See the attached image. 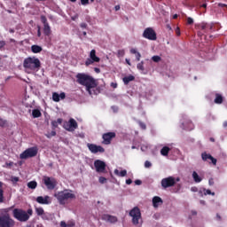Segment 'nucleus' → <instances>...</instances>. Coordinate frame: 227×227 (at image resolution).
Returning <instances> with one entry per match:
<instances>
[{
  "label": "nucleus",
  "mask_w": 227,
  "mask_h": 227,
  "mask_svg": "<svg viewBox=\"0 0 227 227\" xmlns=\"http://www.w3.org/2000/svg\"><path fill=\"white\" fill-rule=\"evenodd\" d=\"M11 182H12V184H17V182H19V177L12 176L11 177Z\"/></svg>",
  "instance_id": "37"
},
{
  "label": "nucleus",
  "mask_w": 227,
  "mask_h": 227,
  "mask_svg": "<svg viewBox=\"0 0 227 227\" xmlns=\"http://www.w3.org/2000/svg\"><path fill=\"white\" fill-rule=\"evenodd\" d=\"M204 194L205 196H207V194L208 195H212V196H215V192H212L210 190H204Z\"/></svg>",
  "instance_id": "36"
},
{
  "label": "nucleus",
  "mask_w": 227,
  "mask_h": 227,
  "mask_svg": "<svg viewBox=\"0 0 227 227\" xmlns=\"http://www.w3.org/2000/svg\"><path fill=\"white\" fill-rule=\"evenodd\" d=\"M193 23H194V20H192V18L187 19V24H193Z\"/></svg>",
  "instance_id": "47"
},
{
  "label": "nucleus",
  "mask_w": 227,
  "mask_h": 227,
  "mask_svg": "<svg viewBox=\"0 0 227 227\" xmlns=\"http://www.w3.org/2000/svg\"><path fill=\"white\" fill-rule=\"evenodd\" d=\"M199 29H201V31H203V32H199L198 35L203 36V33H207V31H205L207 29V24L202 23V24L199 25Z\"/></svg>",
  "instance_id": "23"
},
{
  "label": "nucleus",
  "mask_w": 227,
  "mask_h": 227,
  "mask_svg": "<svg viewBox=\"0 0 227 227\" xmlns=\"http://www.w3.org/2000/svg\"><path fill=\"white\" fill-rule=\"evenodd\" d=\"M60 227H68V225L65 221H62L60 222Z\"/></svg>",
  "instance_id": "46"
},
{
  "label": "nucleus",
  "mask_w": 227,
  "mask_h": 227,
  "mask_svg": "<svg viewBox=\"0 0 227 227\" xmlns=\"http://www.w3.org/2000/svg\"><path fill=\"white\" fill-rule=\"evenodd\" d=\"M114 10L115 12H118L120 10V5H115Z\"/></svg>",
  "instance_id": "61"
},
{
  "label": "nucleus",
  "mask_w": 227,
  "mask_h": 227,
  "mask_svg": "<svg viewBox=\"0 0 227 227\" xmlns=\"http://www.w3.org/2000/svg\"><path fill=\"white\" fill-rule=\"evenodd\" d=\"M201 157H202V160H205V161L210 160L214 166L217 164V160L215 158H213L212 155L207 153H203L201 154Z\"/></svg>",
  "instance_id": "16"
},
{
  "label": "nucleus",
  "mask_w": 227,
  "mask_h": 227,
  "mask_svg": "<svg viewBox=\"0 0 227 227\" xmlns=\"http://www.w3.org/2000/svg\"><path fill=\"white\" fill-rule=\"evenodd\" d=\"M114 173L117 176H121V177L127 176V170H125V169L121 170V172L118 169H114Z\"/></svg>",
  "instance_id": "24"
},
{
  "label": "nucleus",
  "mask_w": 227,
  "mask_h": 227,
  "mask_svg": "<svg viewBox=\"0 0 227 227\" xmlns=\"http://www.w3.org/2000/svg\"><path fill=\"white\" fill-rule=\"evenodd\" d=\"M102 219L103 221H106V223H114L118 222V218L111 215H103Z\"/></svg>",
  "instance_id": "17"
},
{
  "label": "nucleus",
  "mask_w": 227,
  "mask_h": 227,
  "mask_svg": "<svg viewBox=\"0 0 227 227\" xmlns=\"http://www.w3.org/2000/svg\"><path fill=\"white\" fill-rule=\"evenodd\" d=\"M186 130H192L194 129V126L192 125V123H190L189 127H185Z\"/></svg>",
  "instance_id": "45"
},
{
  "label": "nucleus",
  "mask_w": 227,
  "mask_h": 227,
  "mask_svg": "<svg viewBox=\"0 0 227 227\" xmlns=\"http://www.w3.org/2000/svg\"><path fill=\"white\" fill-rule=\"evenodd\" d=\"M148 148H150V145L148 144L141 145V151L142 152H148Z\"/></svg>",
  "instance_id": "34"
},
{
  "label": "nucleus",
  "mask_w": 227,
  "mask_h": 227,
  "mask_svg": "<svg viewBox=\"0 0 227 227\" xmlns=\"http://www.w3.org/2000/svg\"><path fill=\"white\" fill-rule=\"evenodd\" d=\"M43 182L50 191H52L58 185V181L53 177L44 176Z\"/></svg>",
  "instance_id": "10"
},
{
  "label": "nucleus",
  "mask_w": 227,
  "mask_h": 227,
  "mask_svg": "<svg viewBox=\"0 0 227 227\" xmlns=\"http://www.w3.org/2000/svg\"><path fill=\"white\" fill-rule=\"evenodd\" d=\"M107 182V179L104 176L99 177V183L100 184H106Z\"/></svg>",
  "instance_id": "39"
},
{
  "label": "nucleus",
  "mask_w": 227,
  "mask_h": 227,
  "mask_svg": "<svg viewBox=\"0 0 227 227\" xmlns=\"http://www.w3.org/2000/svg\"><path fill=\"white\" fill-rule=\"evenodd\" d=\"M81 3L83 6H86V4H90V0H81Z\"/></svg>",
  "instance_id": "41"
},
{
  "label": "nucleus",
  "mask_w": 227,
  "mask_h": 227,
  "mask_svg": "<svg viewBox=\"0 0 227 227\" xmlns=\"http://www.w3.org/2000/svg\"><path fill=\"white\" fill-rule=\"evenodd\" d=\"M126 184L127 185H130V184H132V179H127Z\"/></svg>",
  "instance_id": "55"
},
{
  "label": "nucleus",
  "mask_w": 227,
  "mask_h": 227,
  "mask_svg": "<svg viewBox=\"0 0 227 227\" xmlns=\"http://www.w3.org/2000/svg\"><path fill=\"white\" fill-rule=\"evenodd\" d=\"M56 121L59 125H61V123H63V119H58Z\"/></svg>",
  "instance_id": "56"
},
{
  "label": "nucleus",
  "mask_w": 227,
  "mask_h": 227,
  "mask_svg": "<svg viewBox=\"0 0 227 227\" xmlns=\"http://www.w3.org/2000/svg\"><path fill=\"white\" fill-rule=\"evenodd\" d=\"M54 198H56L59 205H67L68 201L75 200V192L70 189H65L63 191L55 192Z\"/></svg>",
  "instance_id": "3"
},
{
  "label": "nucleus",
  "mask_w": 227,
  "mask_h": 227,
  "mask_svg": "<svg viewBox=\"0 0 227 227\" xmlns=\"http://www.w3.org/2000/svg\"><path fill=\"white\" fill-rule=\"evenodd\" d=\"M169 150H171L169 147L164 146V147L160 150L161 155H163V157H168V154L169 153Z\"/></svg>",
  "instance_id": "26"
},
{
  "label": "nucleus",
  "mask_w": 227,
  "mask_h": 227,
  "mask_svg": "<svg viewBox=\"0 0 227 227\" xmlns=\"http://www.w3.org/2000/svg\"><path fill=\"white\" fill-rule=\"evenodd\" d=\"M176 182H180V178L176 179L173 176L163 178L161 180V187H163V189H168V187H173V185H175Z\"/></svg>",
  "instance_id": "8"
},
{
  "label": "nucleus",
  "mask_w": 227,
  "mask_h": 227,
  "mask_svg": "<svg viewBox=\"0 0 227 227\" xmlns=\"http://www.w3.org/2000/svg\"><path fill=\"white\" fill-rule=\"evenodd\" d=\"M176 35L177 36H180V27H176Z\"/></svg>",
  "instance_id": "51"
},
{
  "label": "nucleus",
  "mask_w": 227,
  "mask_h": 227,
  "mask_svg": "<svg viewBox=\"0 0 227 227\" xmlns=\"http://www.w3.org/2000/svg\"><path fill=\"white\" fill-rule=\"evenodd\" d=\"M3 200H4L3 191L0 189V203H3Z\"/></svg>",
  "instance_id": "49"
},
{
  "label": "nucleus",
  "mask_w": 227,
  "mask_h": 227,
  "mask_svg": "<svg viewBox=\"0 0 227 227\" xmlns=\"http://www.w3.org/2000/svg\"><path fill=\"white\" fill-rule=\"evenodd\" d=\"M23 68L26 74L35 75V74L39 72L40 68H42V62H40V59L36 57H27L23 61Z\"/></svg>",
  "instance_id": "2"
},
{
  "label": "nucleus",
  "mask_w": 227,
  "mask_h": 227,
  "mask_svg": "<svg viewBox=\"0 0 227 227\" xmlns=\"http://www.w3.org/2000/svg\"><path fill=\"white\" fill-rule=\"evenodd\" d=\"M135 184H136V185H141L142 182H141V180H136Z\"/></svg>",
  "instance_id": "58"
},
{
  "label": "nucleus",
  "mask_w": 227,
  "mask_h": 227,
  "mask_svg": "<svg viewBox=\"0 0 227 227\" xmlns=\"http://www.w3.org/2000/svg\"><path fill=\"white\" fill-rule=\"evenodd\" d=\"M192 178L196 184H200L203 180V177L200 176L196 171L192 172Z\"/></svg>",
  "instance_id": "21"
},
{
  "label": "nucleus",
  "mask_w": 227,
  "mask_h": 227,
  "mask_svg": "<svg viewBox=\"0 0 227 227\" xmlns=\"http://www.w3.org/2000/svg\"><path fill=\"white\" fill-rule=\"evenodd\" d=\"M76 79L78 84H82V86L86 87L90 95H97V93H100L99 90H96L97 82H95V79H93L90 74L79 73L76 74Z\"/></svg>",
  "instance_id": "1"
},
{
  "label": "nucleus",
  "mask_w": 227,
  "mask_h": 227,
  "mask_svg": "<svg viewBox=\"0 0 227 227\" xmlns=\"http://www.w3.org/2000/svg\"><path fill=\"white\" fill-rule=\"evenodd\" d=\"M93 63H100V58L97 56V51L91 50L89 55V58L85 61L86 67L93 65Z\"/></svg>",
  "instance_id": "9"
},
{
  "label": "nucleus",
  "mask_w": 227,
  "mask_h": 227,
  "mask_svg": "<svg viewBox=\"0 0 227 227\" xmlns=\"http://www.w3.org/2000/svg\"><path fill=\"white\" fill-rule=\"evenodd\" d=\"M135 56L137 58V60L140 61V59H141V53H139V51H138V52L135 53Z\"/></svg>",
  "instance_id": "42"
},
{
  "label": "nucleus",
  "mask_w": 227,
  "mask_h": 227,
  "mask_svg": "<svg viewBox=\"0 0 227 227\" xmlns=\"http://www.w3.org/2000/svg\"><path fill=\"white\" fill-rule=\"evenodd\" d=\"M31 51L32 52H34V54H38V52H42V46L32 45Z\"/></svg>",
  "instance_id": "25"
},
{
  "label": "nucleus",
  "mask_w": 227,
  "mask_h": 227,
  "mask_svg": "<svg viewBox=\"0 0 227 227\" xmlns=\"http://www.w3.org/2000/svg\"><path fill=\"white\" fill-rule=\"evenodd\" d=\"M35 212L37 214V215H43V208L42 207H35Z\"/></svg>",
  "instance_id": "33"
},
{
  "label": "nucleus",
  "mask_w": 227,
  "mask_h": 227,
  "mask_svg": "<svg viewBox=\"0 0 227 227\" xmlns=\"http://www.w3.org/2000/svg\"><path fill=\"white\" fill-rule=\"evenodd\" d=\"M32 116L34 118H40L42 116V112H40V110H38V109H35L32 112Z\"/></svg>",
  "instance_id": "28"
},
{
  "label": "nucleus",
  "mask_w": 227,
  "mask_h": 227,
  "mask_svg": "<svg viewBox=\"0 0 227 227\" xmlns=\"http://www.w3.org/2000/svg\"><path fill=\"white\" fill-rule=\"evenodd\" d=\"M163 201L162 199L159 196H155L153 198V207H154V208H159V207H160V205H162Z\"/></svg>",
  "instance_id": "19"
},
{
  "label": "nucleus",
  "mask_w": 227,
  "mask_h": 227,
  "mask_svg": "<svg viewBox=\"0 0 227 227\" xmlns=\"http://www.w3.org/2000/svg\"><path fill=\"white\" fill-rule=\"evenodd\" d=\"M116 136L115 133L110 132L103 135L104 144L109 145L111 143V139Z\"/></svg>",
  "instance_id": "18"
},
{
  "label": "nucleus",
  "mask_w": 227,
  "mask_h": 227,
  "mask_svg": "<svg viewBox=\"0 0 227 227\" xmlns=\"http://www.w3.org/2000/svg\"><path fill=\"white\" fill-rule=\"evenodd\" d=\"M215 104H223V96L216 94Z\"/></svg>",
  "instance_id": "30"
},
{
  "label": "nucleus",
  "mask_w": 227,
  "mask_h": 227,
  "mask_svg": "<svg viewBox=\"0 0 227 227\" xmlns=\"http://www.w3.org/2000/svg\"><path fill=\"white\" fill-rule=\"evenodd\" d=\"M12 214L13 217L18 221H20V223H26V221H29V215H27V212L22 209L15 208Z\"/></svg>",
  "instance_id": "6"
},
{
  "label": "nucleus",
  "mask_w": 227,
  "mask_h": 227,
  "mask_svg": "<svg viewBox=\"0 0 227 227\" xmlns=\"http://www.w3.org/2000/svg\"><path fill=\"white\" fill-rule=\"evenodd\" d=\"M36 201L37 203H40V205H50V203H51V197L49 196H39L36 198Z\"/></svg>",
  "instance_id": "15"
},
{
  "label": "nucleus",
  "mask_w": 227,
  "mask_h": 227,
  "mask_svg": "<svg viewBox=\"0 0 227 227\" xmlns=\"http://www.w3.org/2000/svg\"><path fill=\"white\" fill-rule=\"evenodd\" d=\"M218 6H222V7L226 6V8H227V5H226V4H218Z\"/></svg>",
  "instance_id": "64"
},
{
  "label": "nucleus",
  "mask_w": 227,
  "mask_h": 227,
  "mask_svg": "<svg viewBox=\"0 0 227 227\" xmlns=\"http://www.w3.org/2000/svg\"><path fill=\"white\" fill-rule=\"evenodd\" d=\"M131 54H137L138 52L136 49H131L130 50Z\"/></svg>",
  "instance_id": "57"
},
{
  "label": "nucleus",
  "mask_w": 227,
  "mask_h": 227,
  "mask_svg": "<svg viewBox=\"0 0 227 227\" xmlns=\"http://www.w3.org/2000/svg\"><path fill=\"white\" fill-rule=\"evenodd\" d=\"M38 153V147H30L25 150L20 155V159H31V157H36Z\"/></svg>",
  "instance_id": "7"
},
{
  "label": "nucleus",
  "mask_w": 227,
  "mask_h": 227,
  "mask_svg": "<svg viewBox=\"0 0 227 227\" xmlns=\"http://www.w3.org/2000/svg\"><path fill=\"white\" fill-rule=\"evenodd\" d=\"M111 86H112V88H118V84L114 83V82H112Z\"/></svg>",
  "instance_id": "59"
},
{
  "label": "nucleus",
  "mask_w": 227,
  "mask_h": 227,
  "mask_svg": "<svg viewBox=\"0 0 227 227\" xmlns=\"http://www.w3.org/2000/svg\"><path fill=\"white\" fill-rule=\"evenodd\" d=\"M43 33L46 35V36H49L51 35V26L43 25Z\"/></svg>",
  "instance_id": "27"
},
{
  "label": "nucleus",
  "mask_w": 227,
  "mask_h": 227,
  "mask_svg": "<svg viewBox=\"0 0 227 227\" xmlns=\"http://www.w3.org/2000/svg\"><path fill=\"white\" fill-rule=\"evenodd\" d=\"M41 22H43V26L49 25V22H47V18L45 16H41Z\"/></svg>",
  "instance_id": "35"
},
{
  "label": "nucleus",
  "mask_w": 227,
  "mask_h": 227,
  "mask_svg": "<svg viewBox=\"0 0 227 227\" xmlns=\"http://www.w3.org/2000/svg\"><path fill=\"white\" fill-rule=\"evenodd\" d=\"M9 209H4L0 215V227H14L15 221L12 219L10 214H8Z\"/></svg>",
  "instance_id": "4"
},
{
  "label": "nucleus",
  "mask_w": 227,
  "mask_h": 227,
  "mask_svg": "<svg viewBox=\"0 0 227 227\" xmlns=\"http://www.w3.org/2000/svg\"><path fill=\"white\" fill-rule=\"evenodd\" d=\"M192 192H198V187L193 186L191 188Z\"/></svg>",
  "instance_id": "50"
},
{
  "label": "nucleus",
  "mask_w": 227,
  "mask_h": 227,
  "mask_svg": "<svg viewBox=\"0 0 227 227\" xmlns=\"http://www.w3.org/2000/svg\"><path fill=\"white\" fill-rule=\"evenodd\" d=\"M126 63H127V65H129V67H130V59H126Z\"/></svg>",
  "instance_id": "62"
},
{
  "label": "nucleus",
  "mask_w": 227,
  "mask_h": 227,
  "mask_svg": "<svg viewBox=\"0 0 227 227\" xmlns=\"http://www.w3.org/2000/svg\"><path fill=\"white\" fill-rule=\"evenodd\" d=\"M63 127L68 132H74L77 129V121L74 119H70L68 121H65Z\"/></svg>",
  "instance_id": "11"
},
{
  "label": "nucleus",
  "mask_w": 227,
  "mask_h": 227,
  "mask_svg": "<svg viewBox=\"0 0 227 227\" xmlns=\"http://www.w3.org/2000/svg\"><path fill=\"white\" fill-rule=\"evenodd\" d=\"M37 185L38 184L36 183V181H31L27 183L28 189H36Z\"/></svg>",
  "instance_id": "29"
},
{
  "label": "nucleus",
  "mask_w": 227,
  "mask_h": 227,
  "mask_svg": "<svg viewBox=\"0 0 227 227\" xmlns=\"http://www.w3.org/2000/svg\"><path fill=\"white\" fill-rule=\"evenodd\" d=\"M145 168H152V162L146 160V161L145 162Z\"/></svg>",
  "instance_id": "40"
},
{
  "label": "nucleus",
  "mask_w": 227,
  "mask_h": 227,
  "mask_svg": "<svg viewBox=\"0 0 227 227\" xmlns=\"http://www.w3.org/2000/svg\"><path fill=\"white\" fill-rule=\"evenodd\" d=\"M6 125V121L0 119V127H4Z\"/></svg>",
  "instance_id": "43"
},
{
  "label": "nucleus",
  "mask_w": 227,
  "mask_h": 227,
  "mask_svg": "<svg viewBox=\"0 0 227 227\" xmlns=\"http://www.w3.org/2000/svg\"><path fill=\"white\" fill-rule=\"evenodd\" d=\"M129 215L132 217V223L135 226H137V224H141L143 223V220L141 218V210L139 207H136L133 209L129 211Z\"/></svg>",
  "instance_id": "5"
},
{
  "label": "nucleus",
  "mask_w": 227,
  "mask_h": 227,
  "mask_svg": "<svg viewBox=\"0 0 227 227\" xmlns=\"http://www.w3.org/2000/svg\"><path fill=\"white\" fill-rule=\"evenodd\" d=\"M67 227H74V226H75V222H74V221H68L67 223Z\"/></svg>",
  "instance_id": "38"
},
{
  "label": "nucleus",
  "mask_w": 227,
  "mask_h": 227,
  "mask_svg": "<svg viewBox=\"0 0 227 227\" xmlns=\"http://www.w3.org/2000/svg\"><path fill=\"white\" fill-rule=\"evenodd\" d=\"M27 214V215H29V217H31V215H33V210L28 209Z\"/></svg>",
  "instance_id": "53"
},
{
  "label": "nucleus",
  "mask_w": 227,
  "mask_h": 227,
  "mask_svg": "<svg viewBox=\"0 0 227 227\" xmlns=\"http://www.w3.org/2000/svg\"><path fill=\"white\" fill-rule=\"evenodd\" d=\"M209 185H214V179H209Z\"/></svg>",
  "instance_id": "63"
},
{
  "label": "nucleus",
  "mask_w": 227,
  "mask_h": 227,
  "mask_svg": "<svg viewBox=\"0 0 227 227\" xmlns=\"http://www.w3.org/2000/svg\"><path fill=\"white\" fill-rule=\"evenodd\" d=\"M139 125L141 127V129H143L145 130V129H146V125L143 122H139Z\"/></svg>",
  "instance_id": "52"
},
{
  "label": "nucleus",
  "mask_w": 227,
  "mask_h": 227,
  "mask_svg": "<svg viewBox=\"0 0 227 227\" xmlns=\"http://www.w3.org/2000/svg\"><path fill=\"white\" fill-rule=\"evenodd\" d=\"M94 168L97 173H104V171H106V162L97 160L94 161Z\"/></svg>",
  "instance_id": "13"
},
{
  "label": "nucleus",
  "mask_w": 227,
  "mask_h": 227,
  "mask_svg": "<svg viewBox=\"0 0 227 227\" xmlns=\"http://www.w3.org/2000/svg\"><path fill=\"white\" fill-rule=\"evenodd\" d=\"M6 45V43L4 41H0V49H3Z\"/></svg>",
  "instance_id": "48"
},
{
  "label": "nucleus",
  "mask_w": 227,
  "mask_h": 227,
  "mask_svg": "<svg viewBox=\"0 0 227 227\" xmlns=\"http://www.w3.org/2000/svg\"><path fill=\"white\" fill-rule=\"evenodd\" d=\"M90 152H91V153H104L105 150L104 147L100 146V145H97L94 144H88L87 145Z\"/></svg>",
  "instance_id": "14"
},
{
  "label": "nucleus",
  "mask_w": 227,
  "mask_h": 227,
  "mask_svg": "<svg viewBox=\"0 0 227 227\" xmlns=\"http://www.w3.org/2000/svg\"><path fill=\"white\" fill-rule=\"evenodd\" d=\"M152 59L154 63H159L160 62L161 59H160V56L159 55H155V56H153L152 57Z\"/></svg>",
  "instance_id": "32"
},
{
  "label": "nucleus",
  "mask_w": 227,
  "mask_h": 227,
  "mask_svg": "<svg viewBox=\"0 0 227 227\" xmlns=\"http://www.w3.org/2000/svg\"><path fill=\"white\" fill-rule=\"evenodd\" d=\"M137 70H140V72H145V62L141 61L137 65Z\"/></svg>",
  "instance_id": "31"
},
{
  "label": "nucleus",
  "mask_w": 227,
  "mask_h": 227,
  "mask_svg": "<svg viewBox=\"0 0 227 227\" xmlns=\"http://www.w3.org/2000/svg\"><path fill=\"white\" fill-rule=\"evenodd\" d=\"M143 36L147 40H157V34H155V31L153 30L152 27L145 28L143 33Z\"/></svg>",
  "instance_id": "12"
},
{
  "label": "nucleus",
  "mask_w": 227,
  "mask_h": 227,
  "mask_svg": "<svg viewBox=\"0 0 227 227\" xmlns=\"http://www.w3.org/2000/svg\"><path fill=\"white\" fill-rule=\"evenodd\" d=\"M88 25H86V23H82L81 24V27L86 28Z\"/></svg>",
  "instance_id": "60"
},
{
  "label": "nucleus",
  "mask_w": 227,
  "mask_h": 227,
  "mask_svg": "<svg viewBox=\"0 0 227 227\" xmlns=\"http://www.w3.org/2000/svg\"><path fill=\"white\" fill-rule=\"evenodd\" d=\"M37 36L40 38V36H42V32H41V28L40 26L37 27Z\"/></svg>",
  "instance_id": "44"
},
{
  "label": "nucleus",
  "mask_w": 227,
  "mask_h": 227,
  "mask_svg": "<svg viewBox=\"0 0 227 227\" xmlns=\"http://www.w3.org/2000/svg\"><path fill=\"white\" fill-rule=\"evenodd\" d=\"M51 125L53 126V127H58V121H53L52 122H51Z\"/></svg>",
  "instance_id": "54"
},
{
  "label": "nucleus",
  "mask_w": 227,
  "mask_h": 227,
  "mask_svg": "<svg viewBox=\"0 0 227 227\" xmlns=\"http://www.w3.org/2000/svg\"><path fill=\"white\" fill-rule=\"evenodd\" d=\"M65 97H66L65 92H62L60 94H59L58 92H54L52 94V100L54 102H59V98H61V100H63V99H65Z\"/></svg>",
  "instance_id": "20"
},
{
  "label": "nucleus",
  "mask_w": 227,
  "mask_h": 227,
  "mask_svg": "<svg viewBox=\"0 0 227 227\" xmlns=\"http://www.w3.org/2000/svg\"><path fill=\"white\" fill-rule=\"evenodd\" d=\"M134 79H136V77H134V75L129 74L128 76H125L122 81L124 82V84H129V82H132V81H134Z\"/></svg>",
  "instance_id": "22"
}]
</instances>
